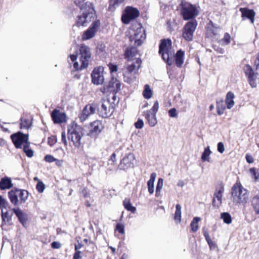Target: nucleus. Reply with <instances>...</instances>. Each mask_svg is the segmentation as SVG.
I'll use <instances>...</instances> for the list:
<instances>
[{
    "mask_svg": "<svg viewBox=\"0 0 259 259\" xmlns=\"http://www.w3.org/2000/svg\"><path fill=\"white\" fill-rule=\"evenodd\" d=\"M135 62H128L123 70V78L128 83L133 82L137 78V74L141 66L142 60L136 58Z\"/></svg>",
    "mask_w": 259,
    "mask_h": 259,
    "instance_id": "obj_1",
    "label": "nucleus"
},
{
    "mask_svg": "<svg viewBox=\"0 0 259 259\" xmlns=\"http://www.w3.org/2000/svg\"><path fill=\"white\" fill-rule=\"evenodd\" d=\"M232 201L235 204H245L248 200L249 194L240 184L236 183L231 189Z\"/></svg>",
    "mask_w": 259,
    "mask_h": 259,
    "instance_id": "obj_2",
    "label": "nucleus"
},
{
    "mask_svg": "<svg viewBox=\"0 0 259 259\" xmlns=\"http://www.w3.org/2000/svg\"><path fill=\"white\" fill-rule=\"evenodd\" d=\"M82 14L77 17L76 24L77 26H86L92 21V18L95 14V10L92 3H87L83 9Z\"/></svg>",
    "mask_w": 259,
    "mask_h": 259,
    "instance_id": "obj_3",
    "label": "nucleus"
},
{
    "mask_svg": "<svg viewBox=\"0 0 259 259\" xmlns=\"http://www.w3.org/2000/svg\"><path fill=\"white\" fill-rule=\"evenodd\" d=\"M82 136V128L80 126L74 122L68 125V138L75 147L78 148L80 146Z\"/></svg>",
    "mask_w": 259,
    "mask_h": 259,
    "instance_id": "obj_4",
    "label": "nucleus"
},
{
    "mask_svg": "<svg viewBox=\"0 0 259 259\" xmlns=\"http://www.w3.org/2000/svg\"><path fill=\"white\" fill-rule=\"evenodd\" d=\"M8 197L13 204L18 205L26 201L28 197V192L25 190L13 189L8 192Z\"/></svg>",
    "mask_w": 259,
    "mask_h": 259,
    "instance_id": "obj_5",
    "label": "nucleus"
},
{
    "mask_svg": "<svg viewBox=\"0 0 259 259\" xmlns=\"http://www.w3.org/2000/svg\"><path fill=\"white\" fill-rule=\"evenodd\" d=\"M79 51L81 64L79 65L78 62H75L73 64V67L76 71L82 70L88 67L91 56L90 50L86 46H81Z\"/></svg>",
    "mask_w": 259,
    "mask_h": 259,
    "instance_id": "obj_6",
    "label": "nucleus"
},
{
    "mask_svg": "<svg viewBox=\"0 0 259 259\" xmlns=\"http://www.w3.org/2000/svg\"><path fill=\"white\" fill-rule=\"evenodd\" d=\"M79 51L81 64L79 65L78 62H75L73 64V67L76 71L82 70L88 67L91 56L90 50L86 46H81Z\"/></svg>",
    "mask_w": 259,
    "mask_h": 259,
    "instance_id": "obj_7",
    "label": "nucleus"
},
{
    "mask_svg": "<svg viewBox=\"0 0 259 259\" xmlns=\"http://www.w3.org/2000/svg\"><path fill=\"white\" fill-rule=\"evenodd\" d=\"M129 34L130 41L131 43L134 42V45L136 47L141 45L146 38L145 30L140 25L136 29H131L129 31Z\"/></svg>",
    "mask_w": 259,
    "mask_h": 259,
    "instance_id": "obj_8",
    "label": "nucleus"
},
{
    "mask_svg": "<svg viewBox=\"0 0 259 259\" xmlns=\"http://www.w3.org/2000/svg\"><path fill=\"white\" fill-rule=\"evenodd\" d=\"M180 6L181 7V13L184 20H189L197 15L196 8L193 5L183 0Z\"/></svg>",
    "mask_w": 259,
    "mask_h": 259,
    "instance_id": "obj_9",
    "label": "nucleus"
},
{
    "mask_svg": "<svg viewBox=\"0 0 259 259\" xmlns=\"http://www.w3.org/2000/svg\"><path fill=\"white\" fill-rule=\"evenodd\" d=\"M121 82L116 78H112L111 80L103 87L100 88V92L108 96L109 93H117L121 90Z\"/></svg>",
    "mask_w": 259,
    "mask_h": 259,
    "instance_id": "obj_10",
    "label": "nucleus"
},
{
    "mask_svg": "<svg viewBox=\"0 0 259 259\" xmlns=\"http://www.w3.org/2000/svg\"><path fill=\"white\" fill-rule=\"evenodd\" d=\"M197 26V23L196 20H191L185 24L183 29L182 36L186 40H192Z\"/></svg>",
    "mask_w": 259,
    "mask_h": 259,
    "instance_id": "obj_11",
    "label": "nucleus"
},
{
    "mask_svg": "<svg viewBox=\"0 0 259 259\" xmlns=\"http://www.w3.org/2000/svg\"><path fill=\"white\" fill-rule=\"evenodd\" d=\"M102 105L99 111V115L103 118L110 116L113 112L114 107L110 103V99L106 98L102 100Z\"/></svg>",
    "mask_w": 259,
    "mask_h": 259,
    "instance_id": "obj_12",
    "label": "nucleus"
},
{
    "mask_svg": "<svg viewBox=\"0 0 259 259\" xmlns=\"http://www.w3.org/2000/svg\"><path fill=\"white\" fill-rule=\"evenodd\" d=\"M11 138L16 148H21L29 143L28 135L23 134L21 132L12 135Z\"/></svg>",
    "mask_w": 259,
    "mask_h": 259,
    "instance_id": "obj_13",
    "label": "nucleus"
},
{
    "mask_svg": "<svg viewBox=\"0 0 259 259\" xmlns=\"http://www.w3.org/2000/svg\"><path fill=\"white\" fill-rule=\"evenodd\" d=\"M124 12L125 13L122 15L121 19L125 24L129 23L131 20L138 17L140 15L138 10L132 7H127Z\"/></svg>",
    "mask_w": 259,
    "mask_h": 259,
    "instance_id": "obj_14",
    "label": "nucleus"
},
{
    "mask_svg": "<svg viewBox=\"0 0 259 259\" xmlns=\"http://www.w3.org/2000/svg\"><path fill=\"white\" fill-rule=\"evenodd\" d=\"M136 160L133 153H128L121 160L119 168L122 169H127L134 166Z\"/></svg>",
    "mask_w": 259,
    "mask_h": 259,
    "instance_id": "obj_15",
    "label": "nucleus"
},
{
    "mask_svg": "<svg viewBox=\"0 0 259 259\" xmlns=\"http://www.w3.org/2000/svg\"><path fill=\"white\" fill-rule=\"evenodd\" d=\"M244 70L250 86L252 88H256V80L258 76L257 73H255L251 66L249 65H246L244 68Z\"/></svg>",
    "mask_w": 259,
    "mask_h": 259,
    "instance_id": "obj_16",
    "label": "nucleus"
},
{
    "mask_svg": "<svg viewBox=\"0 0 259 259\" xmlns=\"http://www.w3.org/2000/svg\"><path fill=\"white\" fill-rule=\"evenodd\" d=\"M96 109V106L93 104L87 105L83 109L79 116V119L81 122L85 121L91 114H94Z\"/></svg>",
    "mask_w": 259,
    "mask_h": 259,
    "instance_id": "obj_17",
    "label": "nucleus"
},
{
    "mask_svg": "<svg viewBox=\"0 0 259 259\" xmlns=\"http://www.w3.org/2000/svg\"><path fill=\"white\" fill-rule=\"evenodd\" d=\"M138 54V50L136 46L127 48L124 52V57L128 62L136 61V56ZM138 58H140L138 57Z\"/></svg>",
    "mask_w": 259,
    "mask_h": 259,
    "instance_id": "obj_18",
    "label": "nucleus"
},
{
    "mask_svg": "<svg viewBox=\"0 0 259 259\" xmlns=\"http://www.w3.org/2000/svg\"><path fill=\"white\" fill-rule=\"evenodd\" d=\"M97 31V22L94 21L92 26L90 27L82 36L83 40H88L93 37Z\"/></svg>",
    "mask_w": 259,
    "mask_h": 259,
    "instance_id": "obj_19",
    "label": "nucleus"
},
{
    "mask_svg": "<svg viewBox=\"0 0 259 259\" xmlns=\"http://www.w3.org/2000/svg\"><path fill=\"white\" fill-rule=\"evenodd\" d=\"M51 117L54 123H60L65 121L66 114L55 109L52 112Z\"/></svg>",
    "mask_w": 259,
    "mask_h": 259,
    "instance_id": "obj_20",
    "label": "nucleus"
},
{
    "mask_svg": "<svg viewBox=\"0 0 259 259\" xmlns=\"http://www.w3.org/2000/svg\"><path fill=\"white\" fill-rule=\"evenodd\" d=\"M240 11L241 12V17L243 20L247 18L250 20L252 24L254 23L255 13L253 10L247 8H240Z\"/></svg>",
    "mask_w": 259,
    "mask_h": 259,
    "instance_id": "obj_21",
    "label": "nucleus"
},
{
    "mask_svg": "<svg viewBox=\"0 0 259 259\" xmlns=\"http://www.w3.org/2000/svg\"><path fill=\"white\" fill-rule=\"evenodd\" d=\"M13 186V184L10 178L5 177L1 179L0 181V189L1 190L10 189Z\"/></svg>",
    "mask_w": 259,
    "mask_h": 259,
    "instance_id": "obj_22",
    "label": "nucleus"
},
{
    "mask_svg": "<svg viewBox=\"0 0 259 259\" xmlns=\"http://www.w3.org/2000/svg\"><path fill=\"white\" fill-rule=\"evenodd\" d=\"M144 115L149 125L151 127L154 126L157 123L156 115L152 113L151 110H148L145 112Z\"/></svg>",
    "mask_w": 259,
    "mask_h": 259,
    "instance_id": "obj_23",
    "label": "nucleus"
},
{
    "mask_svg": "<svg viewBox=\"0 0 259 259\" xmlns=\"http://www.w3.org/2000/svg\"><path fill=\"white\" fill-rule=\"evenodd\" d=\"M13 211L18 218L21 223L24 226L27 222L26 214L18 208H13Z\"/></svg>",
    "mask_w": 259,
    "mask_h": 259,
    "instance_id": "obj_24",
    "label": "nucleus"
},
{
    "mask_svg": "<svg viewBox=\"0 0 259 259\" xmlns=\"http://www.w3.org/2000/svg\"><path fill=\"white\" fill-rule=\"evenodd\" d=\"M223 190V188H221L214 194L212 201L213 205L219 207L222 204Z\"/></svg>",
    "mask_w": 259,
    "mask_h": 259,
    "instance_id": "obj_25",
    "label": "nucleus"
},
{
    "mask_svg": "<svg viewBox=\"0 0 259 259\" xmlns=\"http://www.w3.org/2000/svg\"><path fill=\"white\" fill-rule=\"evenodd\" d=\"M185 52L180 50L177 51L176 58V65L178 67H181L184 63Z\"/></svg>",
    "mask_w": 259,
    "mask_h": 259,
    "instance_id": "obj_26",
    "label": "nucleus"
},
{
    "mask_svg": "<svg viewBox=\"0 0 259 259\" xmlns=\"http://www.w3.org/2000/svg\"><path fill=\"white\" fill-rule=\"evenodd\" d=\"M9 209H5L1 210L2 211V217L3 220V223L1 227L3 228L5 224H10L12 220V214L10 213L9 211Z\"/></svg>",
    "mask_w": 259,
    "mask_h": 259,
    "instance_id": "obj_27",
    "label": "nucleus"
},
{
    "mask_svg": "<svg viewBox=\"0 0 259 259\" xmlns=\"http://www.w3.org/2000/svg\"><path fill=\"white\" fill-rule=\"evenodd\" d=\"M171 45V41L170 39H162L159 45V53L170 51Z\"/></svg>",
    "mask_w": 259,
    "mask_h": 259,
    "instance_id": "obj_28",
    "label": "nucleus"
},
{
    "mask_svg": "<svg viewBox=\"0 0 259 259\" xmlns=\"http://www.w3.org/2000/svg\"><path fill=\"white\" fill-rule=\"evenodd\" d=\"M218 28L214 26L211 21L207 24L206 27V34L209 37H213L218 33Z\"/></svg>",
    "mask_w": 259,
    "mask_h": 259,
    "instance_id": "obj_29",
    "label": "nucleus"
},
{
    "mask_svg": "<svg viewBox=\"0 0 259 259\" xmlns=\"http://www.w3.org/2000/svg\"><path fill=\"white\" fill-rule=\"evenodd\" d=\"M251 206L255 214H259V194L254 195L251 199Z\"/></svg>",
    "mask_w": 259,
    "mask_h": 259,
    "instance_id": "obj_30",
    "label": "nucleus"
},
{
    "mask_svg": "<svg viewBox=\"0 0 259 259\" xmlns=\"http://www.w3.org/2000/svg\"><path fill=\"white\" fill-rule=\"evenodd\" d=\"M234 97V94L231 92H229L227 94L225 102L228 109H230L234 106L235 103L233 100Z\"/></svg>",
    "mask_w": 259,
    "mask_h": 259,
    "instance_id": "obj_31",
    "label": "nucleus"
},
{
    "mask_svg": "<svg viewBox=\"0 0 259 259\" xmlns=\"http://www.w3.org/2000/svg\"><path fill=\"white\" fill-rule=\"evenodd\" d=\"M159 53L161 55L163 59L169 66H170L172 64V53L170 52V51H164Z\"/></svg>",
    "mask_w": 259,
    "mask_h": 259,
    "instance_id": "obj_32",
    "label": "nucleus"
},
{
    "mask_svg": "<svg viewBox=\"0 0 259 259\" xmlns=\"http://www.w3.org/2000/svg\"><path fill=\"white\" fill-rule=\"evenodd\" d=\"M176 211L174 215V220L176 223H180L181 221V206L177 204L176 206Z\"/></svg>",
    "mask_w": 259,
    "mask_h": 259,
    "instance_id": "obj_33",
    "label": "nucleus"
},
{
    "mask_svg": "<svg viewBox=\"0 0 259 259\" xmlns=\"http://www.w3.org/2000/svg\"><path fill=\"white\" fill-rule=\"evenodd\" d=\"M123 205L124 208L128 211L132 212V213H135L136 211V207L132 205L130 200L128 199H125L123 201Z\"/></svg>",
    "mask_w": 259,
    "mask_h": 259,
    "instance_id": "obj_34",
    "label": "nucleus"
},
{
    "mask_svg": "<svg viewBox=\"0 0 259 259\" xmlns=\"http://www.w3.org/2000/svg\"><path fill=\"white\" fill-rule=\"evenodd\" d=\"M211 153V151L210 150L209 146H207L206 148H205L202 154L201 155V159L203 161H208L209 162L210 161V155Z\"/></svg>",
    "mask_w": 259,
    "mask_h": 259,
    "instance_id": "obj_35",
    "label": "nucleus"
},
{
    "mask_svg": "<svg viewBox=\"0 0 259 259\" xmlns=\"http://www.w3.org/2000/svg\"><path fill=\"white\" fill-rule=\"evenodd\" d=\"M152 94V91H151L149 85L146 84L144 87V90L143 92V95L144 98L149 99L151 98Z\"/></svg>",
    "mask_w": 259,
    "mask_h": 259,
    "instance_id": "obj_36",
    "label": "nucleus"
},
{
    "mask_svg": "<svg viewBox=\"0 0 259 259\" xmlns=\"http://www.w3.org/2000/svg\"><path fill=\"white\" fill-rule=\"evenodd\" d=\"M89 133L88 135L92 136L94 134L97 132V123L96 121L91 122L89 126Z\"/></svg>",
    "mask_w": 259,
    "mask_h": 259,
    "instance_id": "obj_37",
    "label": "nucleus"
},
{
    "mask_svg": "<svg viewBox=\"0 0 259 259\" xmlns=\"http://www.w3.org/2000/svg\"><path fill=\"white\" fill-rule=\"evenodd\" d=\"M125 0H110L109 8L114 10L116 8L124 3Z\"/></svg>",
    "mask_w": 259,
    "mask_h": 259,
    "instance_id": "obj_38",
    "label": "nucleus"
},
{
    "mask_svg": "<svg viewBox=\"0 0 259 259\" xmlns=\"http://www.w3.org/2000/svg\"><path fill=\"white\" fill-rule=\"evenodd\" d=\"M199 217H195L191 223L190 226L192 231L196 232L198 229V222L200 221Z\"/></svg>",
    "mask_w": 259,
    "mask_h": 259,
    "instance_id": "obj_39",
    "label": "nucleus"
},
{
    "mask_svg": "<svg viewBox=\"0 0 259 259\" xmlns=\"http://www.w3.org/2000/svg\"><path fill=\"white\" fill-rule=\"evenodd\" d=\"M10 208L9 204L7 200L0 195V209L1 210L10 209Z\"/></svg>",
    "mask_w": 259,
    "mask_h": 259,
    "instance_id": "obj_40",
    "label": "nucleus"
},
{
    "mask_svg": "<svg viewBox=\"0 0 259 259\" xmlns=\"http://www.w3.org/2000/svg\"><path fill=\"white\" fill-rule=\"evenodd\" d=\"M104 81V67L102 66H98V84H102Z\"/></svg>",
    "mask_w": 259,
    "mask_h": 259,
    "instance_id": "obj_41",
    "label": "nucleus"
},
{
    "mask_svg": "<svg viewBox=\"0 0 259 259\" xmlns=\"http://www.w3.org/2000/svg\"><path fill=\"white\" fill-rule=\"evenodd\" d=\"M31 124V122L30 119L23 118H21V122L20 123L21 128L27 129L30 127Z\"/></svg>",
    "mask_w": 259,
    "mask_h": 259,
    "instance_id": "obj_42",
    "label": "nucleus"
},
{
    "mask_svg": "<svg viewBox=\"0 0 259 259\" xmlns=\"http://www.w3.org/2000/svg\"><path fill=\"white\" fill-rule=\"evenodd\" d=\"M221 218L223 220L225 223L230 224L232 222L231 215L228 212H223L221 213Z\"/></svg>",
    "mask_w": 259,
    "mask_h": 259,
    "instance_id": "obj_43",
    "label": "nucleus"
},
{
    "mask_svg": "<svg viewBox=\"0 0 259 259\" xmlns=\"http://www.w3.org/2000/svg\"><path fill=\"white\" fill-rule=\"evenodd\" d=\"M29 142L23 146V151L28 157H31L33 155V150L29 148Z\"/></svg>",
    "mask_w": 259,
    "mask_h": 259,
    "instance_id": "obj_44",
    "label": "nucleus"
},
{
    "mask_svg": "<svg viewBox=\"0 0 259 259\" xmlns=\"http://www.w3.org/2000/svg\"><path fill=\"white\" fill-rule=\"evenodd\" d=\"M116 93H109L108 96L106 95L107 97L106 98H109L108 96L111 95V100H110V103L112 105H113V106L114 107L115 105L117 104L119 102V99L117 98V96H116Z\"/></svg>",
    "mask_w": 259,
    "mask_h": 259,
    "instance_id": "obj_45",
    "label": "nucleus"
},
{
    "mask_svg": "<svg viewBox=\"0 0 259 259\" xmlns=\"http://www.w3.org/2000/svg\"><path fill=\"white\" fill-rule=\"evenodd\" d=\"M163 185V180L161 178L158 179L156 188V195L157 196L160 192V190L162 188Z\"/></svg>",
    "mask_w": 259,
    "mask_h": 259,
    "instance_id": "obj_46",
    "label": "nucleus"
},
{
    "mask_svg": "<svg viewBox=\"0 0 259 259\" xmlns=\"http://www.w3.org/2000/svg\"><path fill=\"white\" fill-rule=\"evenodd\" d=\"M76 6H78L82 10L85 8V5L87 3H91L90 2L84 3V0H73Z\"/></svg>",
    "mask_w": 259,
    "mask_h": 259,
    "instance_id": "obj_47",
    "label": "nucleus"
},
{
    "mask_svg": "<svg viewBox=\"0 0 259 259\" xmlns=\"http://www.w3.org/2000/svg\"><path fill=\"white\" fill-rule=\"evenodd\" d=\"M115 231V232L117 231L121 234H124V225L120 224V223H117L116 226Z\"/></svg>",
    "mask_w": 259,
    "mask_h": 259,
    "instance_id": "obj_48",
    "label": "nucleus"
},
{
    "mask_svg": "<svg viewBox=\"0 0 259 259\" xmlns=\"http://www.w3.org/2000/svg\"><path fill=\"white\" fill-rule=\"evenodd\" d=\"M36 188L38 192L42 193L45 189V185L42 182L38 181Z\"/></svg>",
    "mask_w": 259,
    "mask_h": 259,
    "instance_id": "obj_49",
    "label": "nucleus"
},
{
    "mask_svg": "<svg viewBox=\"0 0 259 259\" xmlns=\"http://www.w3.org/2000/svg\"><path fill=\"white\" fill-rule=\"evenodd\" d=\"M97 75V70L96 68H95L91 74L92 82L95 84H97V77L96 76Z\"/></svg>",
    "mask_w": 259,
    "mask_h": 259,
    "instance_id": "obj_50",
    "label": "nucleus"
},
{
    "mask_svg": "<svg viewBox=\"0 0 259 259\" xmlns=\"http://www.w3.org/2000/svg\"><path fill=\"white\" fill-rule=\"evenodd\" d=\"M148 192L150 194H152L154 190V185L153 182L148 181L147 182Z\"/></svg>",
    "mask_w": 259,
    "mask_h": 259,
    "instance_id": "obj_51",
    "label": "nucleus"
},
{
    "mask_svg": "<svg viewBox=\"0 0 259 259\" xmlns=\"http://www.w3.org/2000/svg\"><path fill=\"white\" fill-rule=\"evenodd\" d=\"M159 109V103L158 101H156L154 105L152 108V109L150 110L152 111V113L156 114L157 112L158 111V110Z\"/></svg>",
    "mask_w": 259,
    "mask_h": 259,
    "instance_id": "obj_52",
    "label": "nucleus"
},
{
    "mask_svg": "<svg viewBox=\"0 0 259 259\" xmlns=\"http://www.w3.org/2000/svg\"><path fill=\"white\" fill-rule=\"evenodd\" d=\"M45 160L49 163H52L55 162L56 158L51 155H47L45 156Z\"/></svg>",
    "mask_w": 259,
    "mask_h": 259,
    "instance_id": "obj_53",
    "label": "nucleus"
},
{
    "mask_svg": "<svg viewBox=\"0 0 259 259\" xmlns=\"http://www.w3.org/2000/svg\"><path fill=\"white\" fill-rule=\"evenodd\" d=\"M111 73L116 72L117 71L118 67L116 65L109 63L108 65Z\"/></svg>",
    "mask_w": 259,
    "mask_h": 259,
    "instance_id": "obj_54",
    "label": "nucleus"
},
{
    "mask_svg": "<svg viewBox=\"0 0 259 259\" xmlns=\"http://www.w3.org/2000/svg\"><path fill=\"white\" fill-rule=\"evenodd\" d=\"M168 114L171 117H177L178 116L177 110L175 108H171L168 111Z\"/></svg>",
    "mask_w": 259,
    "mask_h": 259,
    "instance_id": "obj_55",
    "label": "nucleus"
},
{
    "mask_svg": "<svg viewBox=\"0 0 259 259\" xmlns=\"http://www.w3.org/2000/svg\"><path fill=\"white\" fill-rule=\"evenodd\" d=\"M135 126L137 128L141 129L144 126V122L142 119H139L135 123Z\"/></svg>",
    "mask_w": 259,
    "mask_h": 259,
    "instance_id": "obj_56",
    "label": "nucleus"
},
{
    "mask_svg": "<svg viewBox=\"0 0 259 259\" xmlns=\"http://www.w3.org/2000/svg\"><path fill=\"white\" fill-rule=\"evenodd\" d=\"M56 142L57 140L55 137H51L48 138V143L50 146H53Z\"/></svg>",
    "mask_w": 259,
    "mask_h": 259,
    "instance_id": "obj_57",
    "label": "nucleus"
},
{
    "mask_svg": "<svg viewBox=\"0 0 259 259\" xmlns=\"http://www.w3.org/2000/svg\"><path fill=\"white\" fill-rule=\"evenodd\" d=\"M83 255V253L79 250L75 251L73 255V259H81Z\"/></svg>",
    "mask_w": 259,
    "mask_h": 259,
    "instance_id": "obj_58",
    "label": "nucleus"
},
{
    "mask_svg": "<svg viewBox=\"0 0 259 259\" xmlns=\"http://www.w3.org/2000/svg\"><path fill=\"white\" fill-rule=\"evenodd\" d=\"M218 151L221 153H223L225 151L224 145V144L220 142L218 144L217 147Z\"/></svg>",
    "mask_w": 259,
    "mask_h": 259,
    "instance_id": "obj_59",
    "label": "nucleus"
},
{
    "mask_svg": "<svg viewBox=\"0 0 259 259\" xmlns=\"http://www.w3.org/2000/svg\"><path fill=\"white\" fill-rule=\"evenodd\" d=\"M220 104H222L223 103L222 102L217 103V113L220 115H222L224 113V108H221L220 107Z\"/></svg>",
    "mask_w": 259,
    "mask_h": 259,
    "instance_id": "obj_60",
    "label": "nucleus"
},
{
    "mask_svg": "<svg viewBox=\"0 0 259 259\" xmlns=\"http://www.w3.org/2000/svg\"><path fill=\"white\" fill-rule=\"evenodd\" d=\"M230 35L229 33H226L224 35L223 40L224 41L227 45H228L230 42Z\"/></svg>",
    "mask_w": 259,
    "mask_h": 259,
    "instance_id": "obj_61",
    "label": "nucleus"
},
{
    "mask_svg": "<svg viewBox=\"0 0 259 259\" xmlns=\"http://www.w3.org/2000/svg\"><path fill=\"white\" fill-rule=\"evenodd\" d=\"M116 161V154L113 153L111 157L109 159V163L111 164H114V162Z\"/></svg>",
    "mask_w": 259,
    "mask_h": 259,
    "instance_id": "obj_62",
    "label": "nucleus"
},
{
    "mask_svg": "<svg viewBox=\"0 0 259 259\" xmlns=\"http://www.w3.org/2000/svg\"><path fill=\"white\" fill-rule=\"evenodd\" d=\"M61 141L65 146L67 145V141L66 139V134L65 132H62L61 135Z\"/></svg>",
    "mask_w": 259,
    "mask_h": 259,
    "instance_id": "obj_63",
    "label": "nucleus"
},
{
    "mask_svg": "<svg viewBox=\"0 0 259 259\" xmlns=\"http://www.w3.org/2000/svg\"><path fill=\"white\" fill-rule=\"evenodd\" d=\"M52 247L55 249H58L61 247V244L58 242H53L51 244Z\"/></svg>",
    "mask_w": 259,
    "mask_h": 259,
    "instance_id": "obj_64",
    "label": "nucleus"
}]
</instances>
